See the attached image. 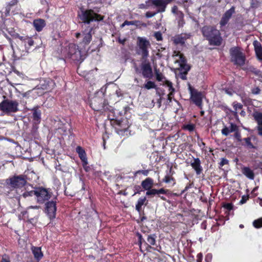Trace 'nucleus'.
<instances>
[{
	"instance_id": "6",
	"label": "nucleus",
	"mask_w": 262,
	"mask_h": 262,
	"mask_svg": "<svg viewBox=\"0 0 262 262\" xmlns=\"http://www.w3.org/2000/svg\"><path fill=\"white\" fill-rule=\"evenodd\" d=\"M66 58L70 59L75 63L81 62L84 60L83 56L78 46L74 43H69L63 51Z\"/></svg>"
},
{
	"instance_id": "10",
	"label": "nucleus",
	"mask_w": 262,
	"mask_h": 262,
	"mask_svg": "<svg viewBox=\"0 0 262 262\" xmlns=\"http://www.w3.org/2000/svg\"><path fill=\"white\" fill-rule=\"evenodd\" d=\"M137 74H141L145 78L150 79L153 76L152 69L150 62L147 59H141V63L139 68L136 64L134 67Z\"/></svg>"
},
{
	"instance_id": "7",
	"label": "nucleus",
	"mask_w": 262,
	"mask_h": 262,
	"mask_svg": "<svg viewBox=\"0 0 262 262\" xmlns=\"http://www.w3.org/2000/svg\"><path fill=\"white\" fill-rule=\"evenodd\" d=\"M230 61L234 66L242 67L245 64L246 60V55L240 47H234L229 50Z\"/></svg>"
},
{
	"instance_id": "30",
	"label": "nucleus",
	"mask_w": 262,
	"mask_h": 262,
	"mask_svg": "<svg viewBox=\"0 0 262 262\" xmlns=\"http://www.w3.org/2000/svg\"><path fill=\"white\" fill-rule=\"evenodd\" d=\"M146 202L147 203V201L146 200V198L145 196L140 198L137 204H136V210L140 212L142 209V206L145 204Z\"/></svg>"
},
{
	"instance_id": "64",
	"label": "nucleus",
	"mask_w": 262,
	"mask_h": 262,
	"mask_svg": "<svg viewBox=\"0 0 262 262\" xmlns=\"http://www.w3.org/2000/svg\"><path fill=\"white\" fill-rule=\"evenodd\" d=\"M257 203H259V205L262 207V199L260 198H258L257 199Z\"/></svg>"
},
{
	"instance_id": "31",
	"label": "nucleus",
	"mask_w": 262,
	"mask_h": 262,
	"mask_svg": "<svg viewBox=\"0 0 262 262\" xmlns=\"http://www.w3.org/2000/svg\"><path fill=\"white\" fill-rule=\"evenodd\" d=\"M173 56H179V59L177 61V62L179 63V64L187 62L185 56L180 51H174L173 53Z\"/></svg>"
},
{
	"instance_id": "23",
	"label": "nucleus",
	"mask_w": 262,
	"mask_h": 262,
	"mask_svg": "<svg viewBox=\"0 0 262 262\" xmlns=\"http://www.w3.org/2000/svg\"><path fill=\"white\" fill-rule=\"evenodd\" d=\"M76 152L78 153V156L81 161L83 162V165L88 164L86 155L84 149L80 146L76 147Z\"/></svg>"
},
{
	"instance_id": "9",
	"label": "nucleus",
	"mask_w": 262,
	"mask_h": 262,
	"mask_svg": "<svg viewBox=\"0 0 262 262\" xmlns=\"http://www.w3.org/2000/svg\"><path fill=\"white\" fill-rule=\"evenodd\" d=\"M4 99L0 103V111L6 114L15 113L19 111V103L17 100L8 99L3 96Z\"/></svg>"
},
{
	"instance_id": "33",
	"label": "nucleus",
	"mask_w": 262,
	"mask_h": 262,
	"mask_svg": "<svg viewBox=\"0 0 262 262\" xmlns=\"http://www.w3.org/2000/svg\"><path fill=\"white\" fill-rule=\"evenodd\" d=\"M138 24H140V22L138 20L135 21H128V20H125L124 23L121 25V27L122 28L124 27L126 25H136L138 26ZM141 26L145 27H146V24L145 23H142L140 24Z\"/></svg>"
},
{
	"instance_id": "44",
	"label": "nucleus",
	"mask_w": 262,
	"mask_h": 262,
	"mask_svg": "<svg viewBox=\"0 0 262 262\" xmlns=\"http://www.w3.org/2000/svg\"><path fill=\"white\" fill-rule=\"evenodd\" d=\"M35 187H34V190H31V191H26L24 192L22 196L24 198L26 199L28 197L32 196L33 195H35Z\"/></svg>"
},
{
	"instance_id": "59",
	"label": "nucleus",
	"mask_w": 262,
	"mask_h": 262,
	"mask_svg": "<svg viewBox=\"0 0 262 262\" xmlns=\"http://www.w3.org/2000/svg\"><path fill=\"white\" fill-rule=\"evenodd\" d=\"M174 92H172V91H170L168 94L167 99L169 102H171L172 97L174 96Z\"/></svg>"
},
{
	"instance_id": "26",
	"label": "nucleus",
	"mask_w": 262,
	"mask_h": 262,
	"mask_svg": "<svg viewBox=\"0 0 262 262\" xmlns=\"http://www.w3.org/2000/svg\"><path fill=\"white\" fill-rule=\"evenodd\" d=\"M154 185V180L150 178H147L141 182V186L142 188L148 190L151 188Z\"/></svg>"
},
{
	"instance_id": "14",
	"label": "nucleus",
	"mask_w": 262,
	"mask_h": 262,
	"mask_svg": "<svg viewBox=\"0 0 262 262\" xmlns=\"http://www.w3.org/2000/svg\"><path fill=\"white\" fill-rule=\"evenodd\" d=\"M151 1L152 5L158 8L156 12L148 11L145 13V16L147 18H150L155 16L158 12H163L165 11L167 3L163 0H148Z\"/></svg>"
},
{
	"instance_id": "53",
	"label": "nucleus",
	"mask_w": 262,
	"mask_h": 262,
	"mask_svg": "<svg viewBox=\"0 0 262 262\" xmlns=\"http://www.w3.org/2000/svg\"><path fill=\"white\" fill-rule=\"evenodd\" d=\"M223 207L228 211H230L233 209V206L232 203H226L223 205Z\"/></svg>"
},
{
	"instance_id": "15",
	"label": "nucleus",
	"mask_w": 262,
	"mask_h": 262,
	"mask_svg": "<svg viewBox=\"0 0 262 262\" xmlns=\"http://www.w3.org/2000/svg\"><path fill=\"white\" fill-rule=\"evenodd\" d=\"M170 190L169 189H165L164 188H162L159 189L151 188L147 190L146 195L147 196H153L157 194L162 200L166 201H167L166 198L164 196H161V194H168Z\"/></svg>"
},
{
	"instance_id": "32",
	"label": "nucleus",
	"mask_w": 262,
	"mask_h": 262,
	"mask_svg": "<svg viewBox=\"0 0 262 262\" xmlns=\"http://www.w3.org/2000/svg\"><path fill=\"white\" fill-rule=\"evenodd\" d=\"M253 117L257 122L258 125H262V113L259 112H255L253 114Z\"/></svg>"
},
{
	"instance_id": "61",
	"label": "nucleus",
	"mask_w": 262,
	"mask_h": 262,
	"mask_svg": "<svg viewBox=\"0 0 262 262\" xmlns=\"http://www.w3.org/2000/svg\"><path fill=\"white\" fill-rule=\"evenodd\" d=\"M257 130L258 135L262 137V125H258Z\"/></svg>"
},
{
	"instance_id": "60",
	"label": "nucleus",
	"mask_w": 262,
	"mask_h": 262,
	"mask_svg": "<svg viewBox=\"0 0 262 262\" xmlns=\"http://www.w3.org/2000/svg\"><path fill=\"white\" fill-rule=\"evenodd\" d=\"M174 173H175V172L174 170H173L172 166H170L169 170L168 171H166V174L170 175V176H173V175Z\"/></svg>"
},
{
	"instance_id": "16",
	"label": "nucleus",
	"mask_w": 262,
	"mask_h": 262,
	"mask_svg": "<svg viewBox=\"0 0 262 262\" xmlns=\"http://www.w3.org/2000/svg\"><path fill=\"white\" fill-rule=\"evenodd\" d=\"M14 37L21 40L24 43L26 49H29L34 45V41L32 37H29L28 35L21 36L16 33Z\"/></svg>"
},
{
	"instance_id": "18",
	"label": "nucleus",
	"mask_w": 262,
	"mask_h": 262,
	"mask_svg": "<svg viewBox=\"0 0 262 262\" xmlns=\"http://www.w3.org/2000/svg\"><path fill=\"white\" fill-rule=\"evenodd\" d=\"M253 45L257 59L262 61V46L260 42L256 40L253 41Z\"/></svg>"
},
{
	"instance_id": "39",
	"label": "nucleus",
	"mask_w": 262,
	"mask_h": 262,
	"mask_svg": "<svg viewBox=\"0 0 262 262\" xmlns=\"http://www.w3.org/2000/svg\"><path fill=\"white\" fill-rule=\"evenodd\" d=\"M136 236L138 237V245L141 249L142 245L144 246V242H145V241L143 239L142 235L139 232L136 233Z\"/></svg>"
},
{
	"instance_id": "38",
	"label": "nucleus",
	"mask_w": 262,
	"mask_h": 262,
	"mask_svg": "<svg viewBox=\"0 0 262 262\" xmlns=\"http://www.w3.org/2000/svg\"><path fill=\"white\" fill-rule=\"evenodd\" d=\"M156 85L155 83L152 81H147L144 85V88L150 90L151 89H156Z\"/></svg>"
},
{
	"instance_id": "55",
	"label": "nucleus",
	"mask_w": 262,
	"mask_h": 262,
	"mask_svg": "<svg viewBox=\"0 0 262 262\" xmlns=\"http://www.w3.org/2000/svg\"><path fill=\"white\" fill-rule=\"evenodd\" d=\"M149 172V170H139L136 172L135 174L141 173L144 176H147Z\"/></svg>"
},
{
	"instance_id": "56",
	"label": "nucleus",
	"mask_w": 262,
	"mask_h": 262,
	"mask_svg": "<svg viewBox=\"0 0 262 262\" xmlns=\"http://www.w3.org/2000/svg\"><path fill=\"white\" fill-rule=\"evenodd\" d=\"M260 89L258 87H255L252 89L251 93L254 95H258L260 94Z\"/></svg>"
},
{
	"instance_id": "34",
	"label": "nucleus",
	"mask_w": 262,
	"mask_h": 262,
	"mask_svg": "<svg viewBox=\"0 0 262 262\" xmlns=\"http://www.w3.org/2000/svg\"><path fill=\"white\" fill-rule=\"evenodd\" d=\"M18 3V0H12L11 2L7 3L6 7V11L7 13H9L12 7L16 5Z\"/></svg>"
},
{
	"instance_id": "48",
	"label": "nucleus",
	"mask_w": 262,
	"mask_h": 262,
	"mask_svg": "<svg viewBox=\"0 0 262 262\" xmlns=\"http://www.w3.org/2000/svg\"><path fill=\"white\" fill-rule=\"evenodd\" d=\"M134 193L133 195H134L136 194H140L141 192L142 191V189L141 188V186L140 185H135L134 187Z\"/></svg>"
},
{
	"instance_id": "5",
	"label": "nucleus",
	"mask_w": 262,
	"mask_h": 262,
	"mask_svg": "<svg viewBox=\"0 0 262 262\" xmlns=\"http://www.w3.org/2000/svg\"><path fill=\"white\" fill-rule=\"evenodd\" d=\"M27 184V177L25 174H14L5 180V186L11 191L21 189Z\"/></svg>"
},
{
	"instance_id": "36",
	"label": "nucleus",
	"mask_w": 262,
	"mask_h": 262,
	"mask_svg": "<svg viewBox=\"0 0 262 262\" xmlns=\"http://www.w3.org/2000/svg\"><path fill=\"white\" fill-rule=\"evenodd\" d=\"M180 67L178 70L180 71V72H188L190 69V67L187 64V62L181 63L179 64Z\"/></svg>"
},
{
	"instance_id": "47",
	"label": "nucleus",
	"mask_w": 262,
	"mask_h": 262,
	"mask_svg": "<svg viewBox=\"0 0 262 262\" xmlns=\"http://www.w3.org/2000/svg\"><path fill=\"white\" fill-rule=\"evenodd\" d=\"M153 36L157 41H162L163 40L162 34L160 31L155 32Z\"/></svg>"
},
{
	"instance_id": "17",
	"label": "nucleus",
	"mask_w": 262,
	"mask_h": 262,
	"mask_svg": "<svg viewBox=\"0 0 262 262\" xmlns=\"http://www.w3.org/2000/svg\"><path fill=\"white\" fill-rule=\"evenodd\" d=\"M190 35L189 34H180L175 36L173 37V41L174 45H181L183 46L185 45V41L189 38Z\"/></svg>"
},
{
	"instance_id": "25",
	"label": "nucleus",
	"mask_w": 262,
	"mask_h": 262,
	"mask_svg": "<svg viewBox=\"0 0 262 262\" xmlns=\"http://www.w3.org/2000/svg\"><path fill=\"white\" fill-rule=\"evenodd\" d=\"M33 25L35 30L38 32H40L42 31L45 26L46 24L45 21L43 19L39 18L35 19L33 21Z\"/></svg>"
},
{
	"instance_id": "42",
	"label": "nucleus",
	"mask_w": 262,
	"mask_h": 262,
	"mask_svg": "<svg viewBox=\"0 0 262 262\" xmlns=\"http://www.w3.org/2000/svg\"><path fill=\"white\" fill-rule=\"evenodd\" d=\"M182 129L184 130H187L189 132H192L195 129V125L192 123L184 124L182 127Z\"/></svg>"
},
{
	"instance_id": "24",
	"label": "nucleus",
	"mask_w": 262,
	"mask_h": 262,
	"mask_svg": "<svg viewBox=\"0 0 262 262\" xmlns=\"http://www.w3.org/2000/svg\"><path fill=\"white\" fill-rule=\"evenodd\" d=\"M242 70L243 71H245L247 73H248L249 72H251V73L254 74L256 76H259V77L261 76V74H262L261 71L260 70L257 69V68H256L255 67H254L253 66H250L246 67H243V68H242Z\"/></svg>"
},
{
	"instance_id": "45",
	"label": "nucleus",
	"mask_w": 262,
	"mask_h": 262,
	"mask_svg": "<svg viewBox=\"0 0 262 262\" xmlns=\"http://www.w3.org/2000/svg\"><path fill=\"white\" fill-rule=\"evenodd\" d=\"M155 75L156 80L158 81H162L164 79H165V76L159 70H156L155 71Z\"/></svg>"
},
{
	"instance_id": "8",
	"label": "nucleus",
	"mask_w": 262,
	"mask_h": 262,
	"mask_svg": "<svg viewBox=\"0 0 262 262\" xmlns=\"http://www.w3.org/2000/svg\"><path fill=\"white\" fill-rule=\"evenodd\" d=\"M136 53L141 55V59H147L149 56V48L151 45L150 41L145 37L138 36L137 38Z\"/></svg>"
},
{
	"instance_id": "21",
	"label": "nucleus",
	"mask_w": 262,
	"mask_h": 262,
	"mask_svg": "<svg viewBox=\"0 0 262 262\" xmlns=\"http://www.w3.org/2000/svg\"><path fill=\"white\" fill-rule=\"evenodd\" d=\"M238 126L235 123H230L229 127L225 126L222 129V134L226 136H227L230 133L235 132L237 130Z\"/></svg>"
},
{
	"instance_id": "2",
	"label": "nucleus",
	"mask_w": 262,
	"mask_h": 262,
	"mask_svg": "<svg viewBox=\"0 0 262 262\" xmlns=\"http://www.w3.org/2000/svg\"><path fill=\"white\" fill-rule=\"evenodd\" d=\"M203 36L208 41L210 46H220L223 42L221 33L216 26H204L201 29Z\"/></svg>"
},
{
	"instance_id": "11",
	"label": "nucleus",
	"mask_w": 262,
	"mask_h": 262,
	"mask_svg": "<svg viewBox=\"0 0 262 262\" xmlns=\"http://www.w3.org/2000/svg\"><path fill=\"white\" fill-rule=\"evenodd\" d=\"M52 194L50 188H46L42 186L35 187V196L39 204H43L49 201Z\"/></svg>"
},
{
	"instance_id": "52",
	"label": "nucleus",
	"mask_w": 262,
	"mask_h": 262,
	"mask_svg": "<svg viewBox=\"0 0 262 262\" xmlns=\"http://www.w3.org/2000/svg\"><path fill=\"white\" fill-rule=\"evenodd\" d=\"M229 164V161L224 158H223L221 159V161L219 163L220 167H223L224 165L228 164Z\"/></svg>"
},
{
	"instance_id": "40",
	"label": "nucleus",
	"mask_w": 262,
	"mask_h": 262,
	"mask_svg": "<svg viewBox=\"0 0 262 262\" xmlns=\"http://www.w3.org/2000/svg\"><path fill=\"white\" fill-rule=\"evenodd\" d=\"M253 226L255 228H260L262 227V217H260L258 219L255 220L253 222Z\"/></svg>"
},
{
	"instance_id": "4",
	"label": "nucleus",
	"mask_w": 262,
	"mask_h": 262,
	"mask_svg": "<svg viewBox=\"0 0 262 262\" xmlns=\"http://www.w3.org/2000/svg\"><path fill=\"white\" fill-rule=\"evenodd\" d=\"M107 117L110 121L111 125L114 128L116 132L118 135L121 136L127 135V132H128L130 126L128 119L126 118L118 119L114 118V116L111 114H108Z\"/></svg>"
},
{
	"instance_id": "41",
	"label": "nucleus",
	"mask_w": 262,
	"mask_h": 262,
	"mask_svg": "<svg viewBox=\"0 0 262 262\" xmlns=\"http://www.w3.org/2000/svg\"><path fill=\"white\" fill-rule=\"evenodd\" d=\"M233 106L235 110V111L233 112L234 115L237 116V111L238 110H241L243 108V105L240 103L234 102L233 103Z\"/></svg>"
},
{
	"instance_id": "3",
	"label": "nucleus",
	"mask_w": 262,
	"mask_h": 262,
	"mask_svg": "<svg viewBox=\"0 0 262 262\" xmlns=\"http://www.w3.org/2000/svg\"><path fill=\"white\" fill-rule=\"evenodd\" d=\"M90 105L94 111L100 112L101 113L107 112L114 113L112 111V107L108 105L104 94L102 92H98L95 94L90 100Z\"/></svg>"
},
{
	"instance_id": "63",
	"label": "nucleus",
	"mask_w": 262,
	"mask_h": 262,
	"mask_svg": "<svg viewBox=\"0 0 262 262\" xmlns=\"http://www.w3.org/2000/svg\"><path fill=\"white\" fill-rule=\"evenodd\" d=\"M190 187V184H189L188 185H187L184 190H183L181 193V194H182L184 192H185Z\"/></svg>"
},
{
	"instance_id": "58",
	"label": "nucleus",
	"mask_w": 262,
	"mask_h": 262,
	"mask_svg": "<svg viewBox=\"0 0 262 262\" xmlns=\"http://www.w3.org/2000/svg\"><path fill=\"white\" fill-rule=\"evenodd\" d=\"M203 259V254L202 253H199L196 255V262H202Z\"/></svg>"
},
{
	"instance_id": "54",
	"label": "nucleus",
	"mask_w": 262,
	"mask_h": 262,
	"mask_svg": "<svg viewBox=\"0 0 262 262\" xmlns=\"http://www.w3.org/2000/svg\"><path fill=\"white\" fill-rule=\"evenodd\" d=\"M47 82L48 86L45 87V89H50L55 85V83L51 79H49Z\"/></svg>"
},
{
	"instance_id": "22",
	"label": "nucleus",
	"mask_w": 262,
	"mask_h": 262,
	"mask_svg": "<svg viewBox=\"0 0 262 262\" xmlns=\"http://www.w3.org/2000/svg\"><path fill=\"white\" fill-rule=\"evenodd\" d=\"M38 106H34L32 109L33 112L32 117L33 120L35 121V123L38 124L40 123L41 121V111L39 110Z\"/></svg>"
},
{
	"instance_id": "46",
	"label": "nucleus",
	"mask_w": 262,
	"mask_h": 262,
	"mask_svg": "<svg viewBox=\"0 0 262 262\" xmlns=\"http://www.w3.org/2000/svg\"><path fill=\"white\" fill-rule=\"evenodd\" d=\"M164 84L168 87V91L169 92H170V91H172V92H175V89L173 87L172 83L171 82H170V81L167 80H165Z\"/></svg>"
},
{
	"instance_id": "19",
	"label": "nucleus",
	"mask_w": 262,
	"mask_h": 262,
	"mask_svg": "<svg viewBox=\"0 0 262 262\" xmlns=\"http://www.w3.org/2000/svg\"><path fill=\"white\" fill-rule=\"evenodd\" d=\"M201 164V160L199 158H193V162L190 163V165L194 169L197 175H200L203 171Z\"/></svg>"
},
{
	"instance_id": "29",
	"label": "nucleus",
	"mask_w": 262,
	"mask_h": 262,
	"mask_svg": "<svg viewBox=\"0 0 262 262\" xmlns=\"http://www.w3.org/2000/svg\"><path fill=\"white\" fill-rule=\"evenodd\" d=\"M242 145L249 149H254L255 146L251 142V138L249 137L243 139V142H241Z\"/></svg>"
},
{
	"instance_id": "37",
	"label": "nucleus",
	"mask_w": 262,
	"mask_h": 262,
	"mask_svg": "<svg viewBox=\"0 0 262 262\" xmlns=\"http://www.w3.org/2000/svg\"><path fill=\"white\" fill-rule=\"evenodd\" d=\"M233 137L237 142H243V139L242 138L241 133L239 127L237 128V130L234 132Z\"/></svg>"
},
{
	"instance_id": "35",
	"label": "nucleus",
	"mask_w": 262,
	"mask_h": 262,
	"mask_svg": "<svg viewBox=\"0 0 262 262\" xmlns=\"http://www.w3.org/2000/svg\"><path fill=\"white\" fill-rule=\"evenodd\" d=\"M235 13V7L232 6L230 9L227 10L223 14V16L230 19L233 13Z\"/></svg>"
},
{
	"instance_id": "20",
	"label": "nucleus",
	"mask_w": 262,
	"mask_h": 262,
	"mask_svg": "<svg viewBox=\"0 0 262 262\" xmlns=\"http://www.w3.org/2000/svg\"><path fill=\"white\" fill-rule=\"evenodd\" d=\"M157 236L155 234H149L147 236V242H144V246L146 249L151 248V246H156Z\"/></svg>"
},
{
	"instance_id": "51",
	"label": "nucleus",
	"mask_w": 262,
	"mask_h": 262,
	"mask_svg": "<svg viewBox=\"0 0 262 262\" xmlns=\"http://www.w3.org/2000/svg\"><path fill=\"white\" fill-rule=\"evenodd\" d=\"M0 262H10V256L6 254L3 255Z\"/></svg>"
},
{
	"instance_id": "1",
	"label": "nucleus",
	"mask_w": 262,
	"mask_h": 262,
	"mask_svg": "<svg viewBox=\"0 0 262 262\" xmlns=\"http://www.w3.org/2000/svg\"><path fill=\"white\" fill-rule=\"evenodd\" d=\"M77 17L79 19V23L81 24L82 27L85 26L86 28L82 31L83 38L80 43L84 46L88 45L92 39V32L94 27L90 26L91 23L103 20L104 16L96 13L93 9H85L81 7L77 12Z\"/></svg>"
},
{
	"instance_id": "49",
	"label": "nucleus",
	"mask_w": 262,
	"mask_h": 262,
	"mask_svg": "<svg viewBox=\"0 0 262 262\" xmlns=\"http://www.w3.org/2000/svg\"><path fill=\"white\" fill-rule=\"evenodd\" d=\"M229 20V19H228V18H227L223 16L221 18V19L220 22L221 27L225 26L227 24Z\"/></svg>"
},
{
	"instance_id": "50",
	"label": "nucleus",
	"mask_w": 262,
	"mask_h": 262,
	"mask_svg": "<svg viewBox=\"0 0 262 262\" xmlns=\"http://www.w3.org/2000/svg\"><path fill=\"white\" fill-rule=\"evenodd\" d=\"M249 195H244L242 197V199L239 201L240 204H244L246 203V202L249 200Z\"/></svg>"
},
{
	"instance_id": "57",
	"label": "nucleus",
	"mask_w": 262,
	"mask_h": 262,
	"mask_svg": "<svg viewBox=\"0 0 262 262\" xmlns=\"http://www.w3.org/2000/svg\"><path fill=\"white\" fill-rule=\"evenodd\" d=\"M188 72H186V71H184V72H180V78L183 79V80H186L187 79V74L188 73Z\"/></svg>"
},
{
	"instance_id": "28",
	"label": "nucleus",
	"mask_w": 262,
	"mask_h": 262,
	"mask_svg": "<svg viewBox=\"0 0 262 262\" xmlns=\"http://www.w3.org/2000/svg\"><path fill=\"white\" fill-rule=\"evenodd\" d=\"M32 253L34 257L37 260H40L43 257V253L41 252V248L37 247H33L32 248Z\"/></svg>"
},
{
	"instance_id": "62",
	"label": "nucleus",
	"mask_w": 262,
	"mask_h": 262,
	"mask_svg": "<svg viewBox=\"0 0 262 262\" xmlns=\"http://www.w3.org/2000/svg\"><path fill=\"white\" fill-rule=\"evenodd\" d=\"M184 24H185V21H184L183 18L182 17L179 20L178 26L179 27H183Z\"/></svg>"
},
{
	"instance_id": "13",
	"label": "nucleus",
	"mask_w": 262,
	"mask_h": 262,
	"mask_svg": "<svg viewBox=\"0 0 262 262\" xmlns=\"http://www.w3.org/2000/svg\"><path fill=\"white\" fill-rule=\"evenodd\" d=\"M57 200V197H55L54 200L48 201L45 203V212L51 221L56 217Z\"/></svg>"
},
{
	"instance_id": "43",
	"label": "nucleus",
	"mask_w": 262,
	"mask_h": 262,
	"mask_svg": "<svg viewBox=\"0 0 262 262\" xmlns=\"http://www.w3.org/2000/svg\"><path fill=\"white\" fill-rule=\"evenodd\" d=\"M175 179L172 176L168 175L166 174L164 178L163 179V182L166 183H169L171 182H173V183H175Z\"/></svg>"
},
{
	"instance_id": "27",
	"label": "nucleus",
	"mask_w": 262,
	"mask_h": 262,
	"mask_svg": "<svg viewBox=\"0 0 262 262\" xmlns=\"http://www.w3.org/2000/svg\"><path fill=\"white\" fill-rule=\"evenodd\" d=\"M242 173L248 178L253 180L254 179V173L249 167H243L242 169Z\"/></svg>"
},
{
	"instance_id": "12",
	"label": "nucleus",
	"mask_w": 262,
	"mask_h": 262,
	"mask_svg": "<svg viewBox=\"0 0 262 262\" xmlns=\"http://www.w3.org/2000/svg\"><path fill=\"white\" fill-rule=\"evenodd\" d=\"M188 90L190 95V100L199 108H202L203 105V94L201 92H199L196 89L193 88L189 84Z\"/></svg>"
}]
</instances>
